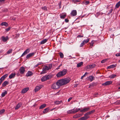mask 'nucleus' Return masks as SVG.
<instances>
[{
  "label": "nucleus",
  "instance_id": "nucleus-1",
  "mask_svg": "<svg viewBox=\"0 0 120 120\" xmlns=\"http://www.w3.org/2000/svg\"><path fill=\"white\" fill-rule=\"evenodd\" d=\"M60 82V84H61V86L64 85H65L69 82L70 79L68 78H64V79H62L59 80Z\"/></svg>",
  "mask_w": 120,
  "mask_h": 120
},
{
  "label": "nucleus",
  "instance_id": "nucleus-2",
  "mask_svg": "<svg viewBox=\"0 0 120 120\" xmlns=\"http://www.w3.org/2000/svg\"><path fill=\"white\" fill-rule=\"evenodd\" d=\"M67 70L66 69H64L62 71L58 73L56 75L57 77H62L65 75L67 72Z\"/></svg>",
  "mask_w": 120,
  "mask_h": 120
},
{
  "label": "nucleus",
  "instance_id": "nucleus-3",
  "mask_svg": "<svg viewBox=\"0 0 120 120\" xmlns=\"http://www.w3.org/2000/svg\"><path fill=\"white\" fill-rule=\"evenodd\" d=\"M59 80H58L56 83H54L52 85L51 88L54 89H58L60 88V86H61Z\"/></svg>",
  "mask_w": 120,
  "mask_h": 120
},
{
  "label": "nucleus",
  "instance_id": "nucleus-4",
  "mask_svg": "<svg viewBox=\"0 0 120 120\" xmlns=\"http://www.w3.org/2000/svg\"><path fill=\"white\" fill-rule=\"evenodd\" d=\"M49 70L47 66L45 65L43 68L42 71L40 72V74L41 75H42L46 73V71Z\"/></svg>",
  "mask_w": 120,
  "mask_h": 120
},
{
  "label": "nucleus",
  "instance_id": "nucleus-5",
  "mask_svg": "<svg viewBox=\"0 0 120 120\" xmlns=\"http://www.w3.org/2000/svg\"><path fill=\"white\" fill-rule=\"evenodd\" d=\"M19 71L20 73L22 74L24 73L25 71V68L23 66H22L19 69Z\"/></svg>",
  "mask_w": 120,
  "mask_h": 120
},
{
  "label": "nucleus",
  "instance_id": "nucleus-6",
  "mask_svg": "<svg viewBox=\"0 0 120 120\" xmlns=\"http://www.w3.org/2000/svg\"><path fill=\"white\" fill-rule=\"evenodd\" d=\"M77 14V12L76 10H72L70 13L71 16H76Z\"/></svg>",
  "mask_w": 120,
  "mask_h": 120
},
{
  "label": "nucleus",
  "instance_id": "nucleus-7",
  "mask_svg": "<svg viewBox=\"0 0 120 120\" xmlns=\"http://www.w3.org/2000/svg\"><path fill=\"white\" fill-rule=\"evenodd\" d=\"M30 49H28L25 50L24 52L23 53L21 57H22L24 56L26 54L28 53L30 51Z\"/></svg>",
  "mask_w": 120,
  "mask_h": 120
},
{
  "label": "nucleus",
  "instance_id": "nucleus-8",
  "mask_svg": "<svg viewBox=\"0 0 120 120\" xmlns=\"http://www.w3.org/2000/svg\"><path fill=\"white\" fill-rule=\"evenodd\" d=\"M35 53L34 52H32L27 54L26 57V58L28 59L30 57H31L34 55Z\"/></svg>",
  "mask_w": 120,
  "mask_h": 120
},
{
  "label": "nucleus",
  "instance_id": "nucleus-9",
  "mask_svg": "<svg viewBox=\"0 0 120 120\" xmlns=\"http://www.w3.org/2000/svg\"><path fill=\"white\" fill-rule=\"evenodd\" d=\"M90 109L89 107L85 108L83 109L80 110V112H84L88 111Z\"/></svg>",
  "mask_w": 120,
  "mask_h": 120
},
{
  "label": "nucleus",
  "instance_id": "nucleus-10",
  "mask_svg": "<svg viewBox=\"0 0 120 120\" xmlns=\"http://www.w3.org/2000/svg\"><path fill=\"white\" fill-rule=\"evenodd\" d=\"M42 85H40L38 86H37L34 90V91L36 92L37 91L39 90L41 88Z\"/></svg>",
  "mask_w": 120,
  "mask_h": 120
},
{
  "label": "nucleus",
  "instance_id": "nucleus-11",
  "mask_svg": "<svg viewBox=\"0 0 120 120\" xmlns=\"http://www.w3.org/2000/svg\"><path fill=\"white\" fill-rule=\"evenodd\" d=\"M112 83V81H107L105 82V83L102 84V85L103 86H107L109 85Z\"/></svg>",
  "mask_w": 120,
  "mask_h": 120
},
{
  "label": "nucleus",
  "instance_id": "nucleus-12",
  "mask_svg": "<svg viewBox=\"0 0 120 120\" xmlns=\"http://www.w3.org/2000/svg\"><path fill=\"white\" fill-rule=\"evenodd\" d=\"M94 77L92 75H91L88 77L87 78V79L91 82L94 79Z\"/></svg>",
  "mask_w": 120,
  "mask_h": 120
},
{
  "label": "nucleus",
  "instance_id": "nucleus-13",
  "mask_svg": "<svg viewBox=\"0 0 120 120\" xmlns=\"http://www.w3.org/2000/svg\"><path fill=\"white\" fill-rule=\"evenodd\" d=\"M90 117L89 116H87L84 115V116L82 117L79 119L78 120H86L89 118Z\"/></svg>",
  "mask_w": 120,
  "mask_h": 120
},
{
  "label": "nucleus",
  "instance_id": "nucleus-14",
  "mask_svg": "<svg viewBox=\"0 0 120 120\" xmlns=\"http://www.w3.org/2000/svg\"><path fill=\"white\" fill-rule=\"evenodd\" d=\"M8 74H5L0 79V81L2 82H3L7 76Z\"/></svg>",
  "mask_w": 120,
  "mask_h": 120
},
{
  "label": "nucleus",
  "instance_id": "nucleus-15",
  "mask_svg": "<svg viewBox=\"0 0 120 120\" xmlns=\"http://www.w3.org/2000/svg\"><path fill=\"white\" fill-rule=\"evenodd\" d=\"M29 89V88L26 87L23 89L21 91L22 94H24Z\"/></svg>",
  "mask_w": 120,
  "mask_h": 120
},
{
  "label": "nucleus",
  "instance_id": "nucleus-16",
  "mask_svg": "<svg viewBox=\"0 0 120 120\" xmlns=\"http://www.w3.org/2000/svg\"><path fill=\"white\" fill-rule=\"evenodd\" d=\"M33 74V72L31 71H28L26 74V76L28 77L32 76Z\"/></svg>",
  "mask_w": 120,
  "mask_h": 120
},
{
  "label": "nucleus",
  "instance_id": "nucleus-17",
  "mask_svg": "<svg viewBox=\"0 0 120 120\" xmlns=\"http://www.w3.org/2000/svg\"><path fill=\"white\" fill-rule=\"evenodd\" d=\"M67 14L66 13H62L60 15V18L61 19H64L66 16Z\"/></svg>",
  "mask_w": 120,
  "mask_h": 120
},
{
  "label": "nucleus",
  "instance_id": "nucleus-18",
  "mask_svg": "<svg viewBox=\"0 0 120 120\" xmlns=\"http://www.w3.org/2000/svg\"><path fill=\"white\" fill-rule=\"evenodd\" d=\"M83 114H81L79 113L78 114H76L73 116V117L74 118H78L82 116Z\"/></svg>",
  "mask_w": 120,
  "mask_h": 120
},
{
  "label": "nucleus",
  "instance_id": "nucleus-19",
  "mask_svg": "<svg viewBox=\"0 0 120 120\" xmlns=\"http://www.w3.org/2000/svg\"><path fill=\"white\" fill-rule=\"evenodd\" d=\"M96 66V65L95 64H91L87 66V68H92L95 67Z\"/></svg>",
  "mask_w": 120,
  "mask_h": 120
},
{
  "label": "nucleus",
  "instance_id": "nucleus-20",
  "mask_svg": "<svg viewBox=\"0 0 120 120\" xmlns=\"http://www.w3.org/2000/svg\"><path fill=\"white\" fill-rule=\"evenodd\" d=\"M94 110H92L89 112H87L86 114H84V115L86 116H88V115H90L91 114L94 113Z\"/></svg>",
  "mask_w": 120,
  "mask_h": 120
},
{
  "label": "nucleus",
  "instance_id": "nucleus-21",
  "mask_svg": "<svg viewBox=\"0 0 120 120\" xmlns=\"http://www.w3.org/2000/svg\"><path fill=\"white\" fill-rule=\"evenodd\" d=\"M22 104L21 103H18L17 105L16 106L15 108V110H16L17 109H18L20 107L21 105Z\"/></svg>",
  "mask_w": 120,
  "mask_h": 120
},
{
  "label": "nucleus",
  "instance_id": "nucleus-22",
  "mask_svg": "<svg viewBox=\"0 0 120 120\" xmlns=\"http://www.w3.org/2000/svg\"><path fill=\"white\" fill-rule=\"evenodd\" d=\"M9 82L7 81H4L2 83V85L3 87H5L6 85L9 84Z\"/></svg>",
  "mask_w": 120,
  "mask_h": 120
},
{
  "label": "nucleus",
  "instance_id": "nucleus-23",
  "mask_svg": "<svg viewBox=\"0 0 120 120\" xmlns=\"http://www.w3.org/2000/svg\"><path fill=\"white\" fill-rule=\"evenodd\" d=\"M1 38L2 41L4 42H6L8 39V37H5L4 36H3Z\"/></svg>",
  "mask_w": 120,
  "mask_h": 120
},
{
  "label": "nucleus",
  "instance_id": "nucleus-24",
  "mask_svg": "<svg viewBox=\"0 0 120 120\" xmlns=\"http://www.w3.org/2000/svg\"><path fill=\"white\" fill-rule=\"evenodd\" d=\"M0 25L1 26H4L6 27L8 26V23L6 22H3L0 24Z\"/></svg>",
  "mask_w": 120,
  "mask_h": 120
},
{
  "label": "nucleus",
  "instance_id": "nucleus-25",
  "mask_svg": "<svg viewBox=\"0 0 120 120\" xmlns=\"http://www.w3.org/2000/svg\"><path fill=\"white\" fill-rule=\"evenodd\" d=\"M96 83L94 82H93L92 83H91L89 86V88H90L92 87H93L94 86H96Z\"/></svg>",
  "mask_w": 120,
  "mask_h": 120
},
{
  "label": "nucleus",
  "instance_id": "nucleus-26",
  "mask_svg": "<svg viewBox=\"0 0 120 120\" xmlns=\"http://www.w3.org/2000/svg\"><path fill=\"white\" fill-rule=\"evenodd\" d=\"M15 75V73L11 74L9 75V78L11 79L14 77Z\"/></svg>",
  "mask_w": 120,
  "mask_h": 120
},
{
  "label": "nucleus",
  "instance_id": "nucleus-27",
  "mask_svg": "<svg viewBox=\"0 0 120 120\" xmlns=\"http://www.w3.org/2000/svg\"><path fill=\"white\" fill-rule=\"evenodd\" d=\"M116 65L115 64H112L107 67V69H111L116 67Z\"/></svg>",
  "mask_w": 120,
  "mask_h": 120
},
{
  "label": "nucleus",
  "instance_id": "nucleus-28",
  "mask_svg": "<svg viewBox=\"0 0 120 120\" xmlns=\"http://www.w3.org/2000/svg\"><path fill=\"white\" fill-rule=\"evenodd\" d=\"M46 77L45 75L41 79V80L42 82H44L47 80Z\"/></svg>",
  "mask_w": 120,
  "mask_h": 120
},
{
  "label": "nucleus",
  "instance_id": "nucleus-29",
  "mask_svg": "<svg viewBox=\"0 0 120 120\" xmlns=\"http://www.w3.org/2000/svg\"><path fill=\"white\" fill-rule=\"evenodd\" d=\"M46 77V78L47 80L48 79H50L52 77V76L51 75H45Z\"/></svg>",
  "mask_w": 120,
  "mask_h": 120
},
{
  "label": "nucleus",
  "instance_id": "nucleus-30",
  "mask_svg": "<svg viewBox=\"0 0 120 120\" xmlns=\"http://www.w3.org/2000/svg\"><path fill=\"white\" fill-rule=\"evenodd\" d=\"M74 113H76L78 112L79 111H80V108H74Z\"/></svg>",
  "mask_w": 120,
  "mask_h": 120
},
{
  "label": "nucleus",
  "instance_id": "nucleus-31",
  "mask_svg": "<svg viewBox=\"0 0 120 120\" xmlns=\"http://www.w3.org/2000/svg\"><path fill=\"white\" fill-rule=\"evenodd\" d=\"M7 92L6 90H5L4 92H3L1 94V97H4L5 95L7 94Z\"/></svg>",
  "mask_w": 120,
  "mask_h": 120
},
{
  "label": "nucleus",
  "instance_id": "nucleus-32",
  "mask_svg": "<svg viewBox=\"0 0 120 120\" xmlns=\"http://www.w3.org/2000/svg\"><path fill=\"white\" fill-rule=\"evenodd\" d=\"M74 109H73L68 111L67 112L68 114H71L74 113Z\"/></svg>",
  "mask_w": 120,
  "mask_h": 120
},
{
  "label": "nucleus",
  "instance_id": "nucleus-33",
  "mask_svg": "<svg viewBox=\"0 0 120 120\" xmlns=\"http://www.w3.org/2000/svg\"><path fill=\"white\" fill-rule=\"evenodd\" d=\"M49 110V108H48L45 109L43 111V113L44 114H45L47 113Z\"/></svg>",
  "mask_w": 120,
  "mask_h": 120
},
{
  "label": "nucleus",
  "instance_id": "nucleus-34",
  "mask_svg": "<svg viewBox=\"0 0 120 120\" xmlns=\"http://www.w3.org/2000/svg\"><path fill=\"white\" fill-rule=\"evenodd\" d=\"M47 39H45L42 40L40 44H44L47 41Z\"/></svg>",
  "mask_w": 120,
  "mask_h": 120
},
{
  "label": "nucleus",
  "instance_id": "nucleus-35",
  "mask_svg": "<svg viewBox=\"0 0 120 120\" xmlns=\"http://www.w3.org/2000/svg\"><path fill=\"white\" fill-rule=\"evenodd\" d=\"M46 106V105L45 104L42 105L39 108V109H43Z\"/></svg>",
  "mask_w": 120,
  "mask_h": 120
},
{
  "label": "nucleus",
  "instance_id": "nucleus-36",
  "mask_svg": "<svg viewBox=\"0 0 120 120\" xmlns=\"http://www.w3.org/2000/svg\"><path fill=\"white\" fill-rule=\"evenodd\" d=\"M83 64V62H80L78 63L77 65V67H81V66Z\"/></svg>",
  "mask_w": 120,
  "mask_h": 120
},
{
  "label": "nucleus",
  "instance_id": "nucleus-37",
  "mask_svg": "<svg viewBox=\"0 0 120 120\" xmlns=\"http://www.w3.org/2000/svg\"><path fill=\"white\" fill-rule=\"evenodd\" d=\"M90 39V38H88L86 39V40H84L82 41L84 42V43L85 44L87 43L89 41Z\"/></svg>",
  "mask_w": 120,
  "mask_h": 120
},
{
  "label": "nucleus",
  "instance_id": "nucleus-38",
  "mask_svg": "<svg viewBox=\"0 0 120 120\" xmlns=\"http://www.w3.org/2000/svg\"><path fill=\"white\" fill-rule=\"evenodd\" d=\"M62 102V101H56L54 102V103L56 105H58L61 103Z\"/></svg>",
  "mask_w": 120,
  "mask_h": 120
},
{
  "label": "nucleus",
  "instance_id": "nucleus-39",
  "mask_svg": "<svg viewBox=\"0 0 120 120\" xmlns=\"http://www.w3.org/2000/svg\"><path fill=\"white\" fill-rule=\"evenodd\" d=\"M120 6V1L118 2L116 4L115 7L117 8H118Z\"/></svg>",
  "mask_w": 120,
  "mask_h": 120
},
{
  "label": "nucleus",
  "instance_id": "nucleus-40",
  "mask_svg": "<svg viewBox=\"0 0 120 120\" xmlns=\"http://www.w3.org/2000/svg\"><path fill=\"white\" fill-rule=\"evenodd\" d=\"M90 43V47L91 48L93 46V45L94 43V40H92L91 41V42Z\"/></svg>",
  "mask_w": 120,
  "mask_h": 120
},
{
  "label": "nucleus",
  "instance_id": "nucleus-41",
  "mask_svg": "<svg viewBox=\"0 0 120 120\" xmlns=\"http://www.w3.org/2000/svg\"><path fill=\"white\" fill-rule=\"evenodd\" d=\"M60 56L61 58H62L64 57V55L62 52H60L59 53Z\"/></svg>",
  "mask_w": 120,
  "mask_h": 120
},
{
  "label": "nucleus",
  "instance_id": "nucleus-42",
  "mask_svg": "<svg viewBox=\"0 0 120 120\" xmlns=\"http://www.w3.org/2000/svg\"><path fill=\"white\" fill-rule=\"evenodd\" d=\"M52 67V64H49V65L48 66H47V67L49 70Z\"/></svg>",
  "mask_w": 120,
  "mask_h": 120
},
{
  "label": "nucleus",
  "instance_id": "nucleus-43",
  "mask_svg": "<svg viewBox=\"0 0 120 120\" xmlns=\"http://www.w3.org/2000/svg\"><path fill=\"white\" fill-rule=\"evenodd\" d=\"M12 49H10L7 52V53L8 54H9L12 52Z\"/></svg>",
  "mask_w": 120,
  "mask_h": 120
},
{
  "label": "nucleus",
  "instance_id": "nucleus-44",
  "mask_svg": "<svg viewBox=\"0 0 120 120\" xmlns=\"http://www.w3.org/2000/svg\"><path fill=\"white\" fill-rule=\"evenodd\" d=\"M42 63L41 62H39L37 64L35 65L34 66V67L35 68L37 67L38 65H41L42 64Z\"/></svg>",
  "mask_w": 120,
  "mask_h": 120
},
{
  "label": "nucleus",
  "instance_id": "nucleus-45",
  "mask_svg": "<svg viewBox=\"0 0 120 120\" xmlns=\"http://www.w3.org/2000/svg\"><path fill=\"white\" fill-rule=\"evenodd\" d=\"M116 75H111L110 77V78H115L116 76Z\"/></svg>",
  "mask_w": 120,
  "mask_h": 120
},
{
  "label": "nucleus",
  "instance_id": "nucleus-46",
  "mask_svg": "<svg viewBox=\"0 0 120 120\" xmlns=\"http://www.w3.org/2000/svg\"><path fill=\"white\" fill-rule=\"evenodd\" d=\"M42 9L46 11L47 10V7L46 6H44L42 8Z\"/></svg>",
  "mask_w": 120,
  "mask_h": 120
},
{
  "label": "nucleus",
  "instance_id": "nucleus-47",
  "mask_svg": "<svg viewBox=\"0 0 120 120\" xmlns=\"http://www.w3.org/2000/svg\"><path fill=\"white\" fill-rule=\"evenodd\" d=\"M5 110L4 109H2L0 110V114H1L4 113L5 112Z\"/></svg>",
  "mask_w": 120,
  "mask_h": 120
},
{
  "label": "nucleus",
  "instance_id": "nucleus-48",
  "mask_svg": "<svg viewBox=\"0 0 120 120\" xmlns=\"http://www.w3.org/2000/svg\"><path fill=\"white\" fill-rule=\"evenodd\" d=\"M107 60V59H105L101 61V63H105L106 62V61Z\"/></svg>",
  "mask_w": 120,
  "mask_h": 120
},
{
  "label": "nucleus",
  "instance_id": "nucleus-49",
  "mask_svg": "<svg viewBox=\"0 0 120 120\" xmlns=\"http://www.w3.org/2000/svg\"><path fill=\"white\" fill-rule=\"evenodd\" d=\"M85 44L83 42V41L82 42V43L80 44V47H82Z\"/></svg>",
  "mask_w": 120,
  "mask_h": 120
},
{
  "label": "nucleus",
  "instance_id": "nucleus-50",
  "mask_svg": "<svg viewBox=\"0 0 120 120\" xmlns=\"http://www.w3.org/2000/svg\"><path fill=\"white\" fill-rule=\"evenodd\" d=\"M83 35H78L77 36V37L78 38L83 37Z\"/></svg>",
  "mask_w": 120,
  "mask_h": 120
},
{
  "label": "nucleus",
  "instance_id": "nucleus-51",
  "mask_svg": "<svg viewBox=\"0 0 120 120\" xmlns=\"http://www.w3.org/2000/svg\"><path fill=\"white\" fill-rule=\"evenodd\" d=\"M89 3V1H86L85 2V4L86 5L88 4Z\"/></svg>",
  "mask_w": 120,
  "mask_h": 120
},
{
  "label": "nucleus",
  "instance_id": "nucleus-52",
  "mask_svg": "<svg viewBox=\"0 0 120 120\" xmlns=\"http://www.w3.org/2000/svg\"><path fill=\"white\" fill-rule=\"evenodd\" d=\"M10 28H11L10 27H9L8 28L6 29H5V30L7 31H9V30H10Z\"/></svg>",
  "mask_w": 120,
  "mask_h": 120
},
{
  "label": "nucleus",
  "instance_id": "nucleus-53",
  "mask_svg": "<svg viewBox=\"0 0 120 120\" xmlns=\"http://www.w3.org/2000/svg\"><path fill=\"white\" fill-rule=\"evenodd\" d=\"M116 103L117 104H120V100L119 101H117L116 102Z\"/></svg>",
  "mask_w": 120,
  "mask_h": 120
},
{
  "label": "nucleus",
  "instance_id": "nucleus-54",
  "mask_svg": "<svg viewBox=\"0 0 120 120\" xmlns=\"http://www.w3.org/2000/svg\"><path fill=\"white\" fill-rule=\"evenodd\" d=\"M69 21V20L67 19H65V21L66 22H68Z\"/></svg>",
  "mask_w": 120,
  "mask_h": 120
},
{
  "label": "nucleus",
  "instance_id": "nucleus-55",
  "mask_svg": "<svg viewBox=\"0 0 120 120\" xmlns=\"http://www.w3.org/2000/svg\"><path fill=\"white\" fill-rule=\"evenodd\" d=\"M112 9L110 10L109 11V13H108V14H110L112 11Z\"/></svg>",
  "mask_w": 120,
  "mask_h": 120
},
{
  "label": "nucleus",
  "instance_id": "nucleus-56",
  "mask_svg": "<svg viewBox=\"0 0 120 120\" xmlns=\"http://www.w3.org/2000/svg\"><path fill=\"white\" fill-rule=\"evenodd\" d=\"M115 56H120V53L116 54Z\"/></svg>",
  "mask_w": 120,
  "mask_h": 120
},
{
  "label": "nucleus",
  "instance_id": "nucleus-57",
  "mask_svg": "<svg viewBox=\"0 0 120 120\" xmlns=\"http://www.w3.org/2000/svg\"><path fill=\"white\" fill-rule=\"evenodd\" d=\"M72 99V97H70V98L69 99H68V102H69L70 101V100L71 99Z\"/></svg>",
  "mask_w": 120,
  "mask_h": 120
},
{
  "label": "nucleus",
  "instance_id": "nucleus-58",
  "mask_svg": "<svg viewBox=\"0 0 120 120\" xmlns=\"http://www.w3.org/2000/svg\"><path fill=\"white\" fill-rule=\"evenodd\" d=\"M62 65V64H61L59 66H58V68H56V69H59L60 67Z\"/></svg>",
  "mask_w": 120,
  "mask_h": 120
},
{
  "label": "nucleus",
  "instance_id": "nucleus-59",
  "mask_svg": "<svg viewBox=\"0 0 120 120\" xmlns=\"http://www.w3.org/2000/svg\"><path fill=\"white\" fill-rule=\"evenodd\" d=\"M88 74V73H87V72H85V74L83 76L84 77H85L86 76V75L87 74Z\"/></svg>",
  "mask_w": 120,
  "mask_h": 120
},
{
  "label": "nucleus",
  "instance_id": "nucleus-60",
  "mask_svg": "<svg viewBox=\"0 0 120 120\" xmlns=\"http://www.w3.org/2000/svg\"><path fill=\"white\" fill-rule=\"evenodd\" d=\"M61 2H60L59 4V7H60V8H61Z\"/></svg>",
  "mask_w": 120,
  "mask_h": 120
},
{
  "label": "nucleus",
  "instance_id": "nucleus-61",
  "mask_svg": "<svg viewBox=\"0 0 120 120\" xmlns=\"http://www.w3.org/2000/svg\"><path fill=\"white\" fill-rule=\"evenodd\" d=\"M73 1H74L75 2H79V1L78 0H73Z\"/></svg>",
  "mask_w": 120,
  "mask_h": 120
},
{
  "label": "nucleus",
  "instance_id": "nucleus-62",
  "mask_svg": "<svg viewBox=\"0 0 120 120\" xmlns=\"http://www.w3.org/2000/svg\"><path fill=\"white\" fill-rule=\"evenodd\" d=\"M98 94H94L95 96V97H97V95H98Z\"/></svg>",
  "mask_w": 120,
  "mask_h": 120
},
{
  "label": "nucleus",
  "instance_id": "nucleus-63",
  "mask_svg": "<svg viewBox=\"0 0 120 120\" xmlns=\"http://www.w3.org/2000/svg\"><path fill=\"white\" fill-rule=\"evenodd\" d=\"M20 75V74L19 73H17L16 75L18 76H19Z\"/></svg>",
  "mask_w": 120,
  "mask_h": 120
},
{
  "label": "nucleus",
  "instance_id": "nucleus-64",
  "mask_svg": "<svg viewBox=\"0 0 120 120\" xmlns=\"http://www.w3.org/2000/svg\"><path fill=\"white\" fill-rule=\"evenodd\" d=\"M60 120V119L59 118H58V119H56V120Z\"/></svg>",
  "mask_w": 120,
  "mask_h": 120
}]
</instances>
